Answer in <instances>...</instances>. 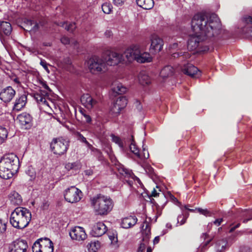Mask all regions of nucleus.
Listing matches in <instances>:
<instances>
[{
  "mask_svg": "<svg viewBox=\"0 0 252 252\" xmlns=\"http://www.w3.org/2000/svg\"><path fill=\"white\" fill-rule=\"evenodd\" d=\"M111 136L113 142L118 144L121 148H122L123 147V142L122 141L120 137L115 136L113 134Z\"/></svg>",
  "mask_w": 252,
  "mask_h": 252,
  "instance_id": "c03bdc74",
  "label": "nucleus"
},
{
  "mask_svg": "<svg viewBox=\"0 0 252 252\" xmlns=\"http://www.w3.org/2000/svg\"><path fill=\"white\" fill-rule=\"evenodd\" d=\"M23 26L24 30L27 31L36 32L39 29V25L36 22L28 19H24Z\"/></svg>",
  "mask_w": 252,
  "mask_h": 252,
  "instance_id": "b1692460",
  "label": "nucleus"
},
{
  "mask_svg": "<svg viewBox=\"0 0 252 252\" xmlns=\"http://www.w3.org/2000/svg\"><path fill=\"white\" fill-rule=\"evenodd\" d=\"M47 93L40 91L36 92L34 94V98L36 101L40 104V103L44 100L48 96H47Z\"/></svg>",
  "mask_w": 252,
  "mask_h": 252,
  "instance_id": "f704fd0d",
  "label": "nucleus"
},
{
  "mask_svg": "<svg viewBox=\"0 0 252 252\" xmlns=\"http://www.w3.org/2000/svg\"><path fill=\"white\" fill-rule=\"evenodd\" d=\"M127 100L125 96L119 97L111 107V111L114 114H119L122 109L127 105Z\"/></svg>",
  "mask_w": 252,
  "mask_h": 252,
  "instance_id": "a211bd4d",
  "label": "nucleus"
},
{
  "mask_svg": "<svg viewBox=\"0 0 252 252\" xmlns=\"http://www.w3.org/2000/svg\"><path fill=\"white\" fill-rule=\"evenodd\" d=\"M222 219H217L213 222V223L217 226H219L221 224V222L222 221Z\"/></svg>",
  "mask_w": 252,
  "mask_h": 252,
  "instance_id": "13d9d810",
  "label": "nucleus"
},
{
  "mask_svg": "<svg viewBox=\"0 0 252 252\" xmlns=\"http://www.w3.org/2000/svg\"><path fill=\"white\" fill-rule=\"evenodd\" d=\"M137 5L144 9H151L154 5L153 0H136Z\"/></svg>",
  "mask_w": 252,
  "mask_h": 252,
  "instance_id": "c85d7f7f",
  "label": "nucleus"
},
{
  "mask_svg": "<svg viewBox=\"0 0 252 252\" xmlns=\"http://www.w3.org/2000/svg\"><path fill=\"white\" fill-rule=\"evenodd\" d=\"M180 66L181 70L184 74L190 76L191 77H196L198 76V73L199 72V70L192 64L182 63Z\"/></svg>",
  "mask_w": 252,
  "mask_h": 252,
  "instance_id": "6ab92c4d",
  "label": "nucleus"
},
{
  "mask_svg": "<svg viewBox=\"0 0 252 252\" xmlns=\"http://www.w3.org/2000/svg\"><path fill=\"white\" fill-rule=\"evenodd\" d=\"M17 119L23 126L30 125L32 121V116L28 113H23L17 117Z\"/></svg>",
  "mask_w": 252,
  "mask_h": 252,
  "instance_id": "cd10ccee",
  "label": "nucleus"
},
{
  "mask_svg": "<svg viewBox=\"0 0 252 252\" xmlns=\"http://www.w3.org/2000/svg\"><path fill=\"white\" fill-rule=\"evenodd\" d=\"M172 56L174 58L179 57L182 61L184 59H188L190 57V54L188 52L173 53Z\"/></svg>",
  "mask_w": 252,
  "mask_h": 252,
  "instance_id": "58836bf2",
  "label": "nucleus"
},
{
  "mask_svg": "<svg viewBox=\"0 0 252 252\" xmlns=\"http://www.w3.org/2000/svg\"><path fill=\"white\" fill-rule=\"evenodd\" d=\"M31 218L32 215L29 209L25 207H18L11 213L10 222L15 228L23 229L28 225Z\"/></svg>",
  "mask_w": 252,
  "mask_h": 252,
  "instance_id": "20e7f679",
  "label": "nucleus"
},
{
  "mask_svg": "<svg viewBox=\"0 0 252 252\" xmlns=\"http://www.w3.org/2000/svg\"><path fill=\"white\" fill-rule=\"evenodd\" d=\"M152 249L151 247H148L147 249V252H152Z\"/></svg>",
  "mask_w": 252,
  "mask_h": 252,
  "instance_id": "774afa93",
  "label": "nucleus"
},
{
  "mask_svg": "<svg viewBox=\"0 0 252 252\" xmlns=\"http://www.w3.org/2000/svg\"><path fill=\"white\" fill-rule=\"evenodd\" d=\"M180 207V208H181V209L182 210V214L181 215H179L178 216V218H177V223L176 226H178V224L179 223V220H181V219L182 218V216H183L184 217L185 220H187V218L189 216V213L188 212H187L186 211H185L184 210V209H185L184 208L183 205H181Z\"/></svg>",
  "mask_w": 252,
  "mask_h": 252,
  "instance_id": "79ce46f5",
  "label": "nucleus"
},
{
  "mask_svg": "<svg viewBox=\"0 0 252 252\" xmlns=\"http://www.w3.org/2000/svg\"><path fill=\"white\" fill-rule=\"evenodd\" d=\"M141 231L143 235V242H142L137 251V252H144L147 245L148 244L150 235L151 234V228L150 223L145 220L141 226Z\"/></svg>",
  "mask_w": 252,
  "mask_h": 252,
  "instance_id": "1a4fd4ad",
  "label": "nucleus"
},
{
  "mask_svg": "<svg viewBox=\"0 0 252 252\" xmlns=\"http://www.w3.org/2000/svg\"><path fill=\"white\" fill-rule=\"evenodd\" d=\"M177 48H178V44L177 43H174L169 47V50L177 49Z\"/></svg>",
  "mask_w": 252,
  "mask_h": 252,
  "instance_id": "bf43d9fd",
  "label": "nucleus"
},
{
  "mask_svg": "<svg viewBox=\"0 0 252 252\" xmlns=\"http://www.w3.org/2000/svg\"><path fill=\"white\" fill-rule=\"evenodd\" d=\"M40 64L46 71L49 72V70L48 68V64L45 61L41 60Z\"/></svg>",
  "mask_w": 252,
  "mask_h": 252,
  "instance_id": "603ef678",
  "label": "nucleus"
},
{
  "mask_svg": "<svg viewBox=\"0 0 252 252\" xmlns=\"http://www.w3.org/2000/svg\"><path fill=\"white\" fill-rule=\"evenodd\" d=\"M138 78L139 83L142 85H148L151 83V79L145 71H141Z\"/></svg>",
  "mask_w": 252,
  "mask_h": 252,
  "instance_id": "c756f323",
  "label": "nucleus"
},
{
  "mask_svg": "<svg viewBox=\"0 0 252 252\" xmlns=\"http://www.w3.org/2000/svg\"><path fill=\"white\" fill-rule=\"evenodd\" d=\"M131 142L129 146V148L132 153H133L136 157L140 156L138 154L139 152V150L137 146L135 145L134 141L133 136L131 135Z\"/></svg>",
  "mask_w": 252,
  "mask_h": 252,
  "instance_id": "ea45409f",
  "label": "nucleus"
},
{
  "mask_svg": "<svg viewBox=\"0 0 252 252\" xmlns=\"http://www.w3.org/2000/svg\"><path fill=\"white\" fill-rule=\"evenodd\" d=\"M59 25L65 28V29L69 32H73L76 28L75 24L74 23L67 24L65 22H61Z\"/></svg>",
  "mask_w": 252,
  "mask_h": 252,
  "instance_id": "4c0bfd02",
  "label": "nucleus"
},
{
  "mask_svg": "<svg viewBox=\"0 0 252 252\" xmlns=\"http://www.w3.org/2000/svg\"><path fill=\"white\" fill-rule=\"evenodd\" d=\"M61 41L62 43L63 44H67L70 43V40L69 39L66 37V36H63L61 39Z\"/></svg>",
  "mask_w": 252,
  "mask_h": 252,
  "instance_id": "3c124183",
  "label": "nucleus"
},
{
  "mask_svg": "<svg viewBox=\"0 0 252 252\" xmlns=\"http://www.w3.org/2000/svg\"><path fill=\"white\" fill-rule=\"evenodd\" d=\"M79 112L83 116L86 114V110L82 108L79 109Z\"/></svg>",
  "mask_w": 252,
  "mask_h": 252,
  "instance_id": "69168bd1",
  "label": "nucleus"
},
{
  "mask_svg": "<svg viewBox=\"0 0 252 252\" xmlns=\"http://www.w3.org/2000/svg\"><path fill=\"white\" fill-rule=\"evenodd\" d=\"M19 166V159L16 155H4L0 159V177L6 180L11 178L17 173Z\"/></svg>",
  "mask_w": 252,
  "mask_h": 252,
  "instance_id": "f03ea898",
  "label": "nucleus"
},
{
  "mask_svg": "<svg viewBox=\"0 0 252 252\" xmlns=\"http://www.w3.org/2000/svg\"><path fill=\"white\" fill-rule=\"evenodd\" d=\"M137 221L135 216H129L122 220L121 225L124 228H129L134 226Z\"/></svg>",
  "mask_w": 252,
  "mask_h": 252,
  "instance_id": "4be33fe9",
  "label": "nucleus"
},
{
  "mask_svg": "<svg viewBox=\"0 0 252 252\" xmlns=\"http://www.w3.org/2000/svg\"><path fill=\"white\" fill-rule=\"evenodd\" d=\"M88 68L92 74H98L107 70L105 60L97 56H93L88 61Z\"/></svg>",
  "mask_w": 252,
  "mask_h": 252,
  "instance_id": "39448f33",
  "label": "nucleus"
},
{
  "mask_svg": "<svg viewBox=\"0 0 252 252\" xmlns=\"http://www.w3.org/2000/svg\"><path fill=\"white\" fill-rule=\"evenodd\" d=\"M106 64L109 65H115L125 61L122 54L112 51H109L107 54V56L105 59Z\"/></svg>",
  "mask_w": 252,
  "mask_h": 252,
  "instance_id": "9b49d317",
  "label": "nucleus"
},
{
  "mask_svg": "<svg viewBox=\"0 0 252 252\" xmlns=\"http://www.w3.org/2000/svg\"><path fill=\"white\" fill-rule=\"evenodd\" d=\"M1 31L6 35H9L12 31L11 24L7 22L3 21L0 24Z\"/></svg>",
  "mask_w": 252,
  "mask_h": 252,
  "instance_id": "473e14b6",
  "label": "nucleus"
},
{
  "mask_svg": "<svg viewBox=\"0 0 252 252\" xmlns=\"http://www.w3.org/2000/svg\"><path fill=\"white\" fill-rule=\"evenodd\" d=\"M182 217L183 218L181 220H179L180 225H183L186 222L187 220H185L183 216H182Z\"/></svg>",
  "mask_w": 252,
  "mask_h": 252,
  "instance_id": "0e129e2a",
  "label": "nucleus"
},
{
  "mask_svg": "<svg viewBox=\"0 0 252 252\" xmlns=\"http://www.w3.org/2000/svg\"><path fill=\"white\" fill-rule=\"evenodd\" d=\"M139 53V46L136 45H132L127 48L124 52V58L125 59V62H131L135 60L136 57Z\"/></svg>",
  "mask_w": 252,
  "mask_h": 252,
  "instance_id": "ddd939ff",
  "label": "nucleus"
},
{
  "mask_svg": "<svg viewBox=\"0 0 252 252\" xmlns=\"http://www.w3.org/2000/svg\"><path fill=\"white\" fill-rule=\"evenodd\" d=\"M243 20L247 26L243 28V32L247 36L252 38V16H246L244 17Z\"/></svg>",
  "mask_w": 252,
  "mask_h": 252,
  "instance_id": "5701e85b",
  "label": "nucleus"
},
{
  "mask_svg": "<svg viewBox=\"0 0 252 252\" xmlns=\"http://www.w3.org/2000/svg\"><path fill=\"white\" fill-rule=\"evenodd\" d=\"M195 210H197V211L201 214H202L205 216H210L211 213L207 209H203L202 208H196Z\"/></svg>",
  "mask_w": 252,
  "mask_h": 252,
  "instance_id": "a18cd8bd",
  "label": "nucleus"
},
{
  "mask_svg": "<svg viewBox=\"0 0 252 252\" xmlns=\"http://www.w3.org/2000/svg\"><path fill=\"white\" fill-rule=\"evenodd\" d=\"M159 241V237L157 236L155 238V239L153 240L154 244H158Z\"/></svg>",
  "mask_w": 252,
  "mask_h": 252,
  "instance_id": "e2e57ef3",
  "label": "nucleus"
},
{
  "mask_svg": "<svg viewBox=\"0 0 252 252\" xmlns=\"http://www.w3.org/2000/svg\"><path fill=\"white\" fill-rule=\"evenodd\" d=\"M69 235L72 240L83 241L87 238V234L84 228L80 226L72 228L69 232Z\"/></svg>",
  "mask_w": 252,
  "mask_h": 252,
  "instance_id": "dca6fc26",
  "label": "nucleus"
},
{
  "mask_svg": "<svg viewBox=\"0 0 252 252\" xmlns=\"http://www.w3.org/2000/svg\"><path fill=\"white\" fill-rule=\"evenodd\" d=\"M82 193L81 191L75 186H71L67 189L64 192L65 200L69 203H73L78 202L81 199Z\"/></svg>",
  "mask_w": 252,
  "mask_h": 252,
  "instance_id": "6e6552de",
  "label": "nucleus"
},
{
  "mask_svg": "<svg viewBox=\"0 0 252 252\" xmlns=\"http://www.w3.org/2000/svg\"><path fill=\"white\" fill-rule=\"evenodd\" d=\"M201 239L204 241L200 244L197 249V252H203L207 249L208 244L212 241V239L209 237L208 235L205 233L201 236Z\"/></svg>",
  "mask_w": 252,
  "mask_h": 252,
  "instance_id": "393cba45",
  "label": "nucleus"
},
{
  "mask_svg": "<svg viewBox=\"0 0 252 252\" xmlns=\"http://www.w3.org/2000/svg\"><path fill=\"white\" fill-rule=\"evenodd\" d=\"M91 206L97 215H107L113 209V201L107 196L99 194L91 198Z\"/></svg>",
  "mask_w": 252,
  "mask_h": 252,
  "instance_id": "7ed1b4c3",
  "label": "nucleus"
},
{
  "mask_svg": "<svg viewBox=\"0 0 252 252\" xmlns=\"http://www.w3.org/2000/svg\"><path fill=\"white\" fill-rule=\"evenodd\" d=\"M192 31L188 42V47L191 50L197 49L199 52H206L209 50L207 46H203V41L217 37L221 32V24L215 14L210 15L198 13L192 18L191 23Z\"/></svg>",
  "mask_w": 252,
  "mask_h": 252,
  "instance_id": "f257e3e1",
  "label": "nucleus"
},
{
  "mask_svg": "<svg viewBox=\"0 0 252 252\" xmlns=\"http://www.w3.org/2000/svg\"><path fill=\"white\" fill-rule=\"evenodd\" d=\"M28 247L27 243L25 241L18 239L10 244L9 252H26Z\"/></svg>",
  "mask_w": 252,
  "mask_h": 252,
  "instance_id": "4468645a",
  "label": "nucleus"
},
{
  "mask_svg": "<svg viewBox=\"0 0 252 252\" xmlns=\"http://www.w3.org/2000/svg\"><path fill=\"white\" fill-rule=\"evenodd\" d=\"M145 172L148 173L150 175H152L154 174L153 168L149 165H145L144 167Z\"/></svg>",
  "mask_w": 252,
  "mask_h": 252,
  "instance_id": "49530a36",
  "label": "nucleus"
},
{
  "mask_svg": "<svg viewBox=\"0 0 252 252\" xmlns=\"http://www.w3.org/2000/svg\"><path fill=\"white\" fill-rule=\"evenodd\" d=\"M174 70L172 66L167 65L161 69L160 76L163 78L171 76L173 74Z\"/></svg>",
  "mask_w": 252,
  "mask_h": 252,
  "instance_id": "7c9ffc66",
  "label": "nucleus"
},
{
  "mask_svg": "<svg viewBox=\"0 0 252 252\" xmlns=\"http://www.w3.org/2000/svg\"><path fill=\"white\" fill-rule=\"evenodd\" d=\"M112 90L117 94H122L126 92L127 89L121 83H115L112 85Z\"/></svg>",
  "mask_w": 252,
  "mask_h": 252,
  "instance_id": "2f4dec72",
  "label": "nucleus"
},
{
  "mask_svg": "<svg viewBox=\"0 0 252 252\" xmlns=\"http://www.w3.org/2000/svg\"><path fill=\"white\" fill-rule=\"evenodd\" d=\"M65 168L69 171L70 170H77L81 168V164L79 161H76L73 162H68L65 164Z\"/></svg>",
  "mask_w": 252,
  "mask_h": 252,
  "instance_id": "72a5a7b5",
  "label": "nucleus"
},
{
  "mask_svg": "<svg viewBox=\"0 0 252 252\" xmlns=\"http://www.w3.org/2000/svg\"><path fill=\"white\" fill-rule=\"evenodd\" d=\"M68 146V141L63 138L54 139L50 145L51 149L54 154L59 155L65 154Z\"/></svg>",
  "mask_w": 252,
  "mask_h": 252,
  "instance_id": "423d86ee",
  "label": "nucleus"
},
{
  "mask_svg": "<svg viewBox=\"0 0 252 252\" xmlns=\"http://www.w3.org/2000/svg\"><path fill=\"white\" fill-rule=\"evenodd\" d=\"M239 226H240V223H238L236 225L231 227V228H230V229L229 230V232H230V233L232 232L233 231H234V230L235 229H236L237 228L239 227Z\"/></svg>",
  "mask_w": 252,
  "mask_h": 252,
  "instance_id": "680f3d73",
  "label": "nucleus"
},
{
  "mask_svg": "<svg viewBox=\"0 0 252 252\" xmlns=\"http://www.w3.org/2000/svg\"><path fill=\"white\" fill-rule=\"evenodd\" d=\"M151 41L150 51L152 54H156L161 50L163 46V41L161 38L156 35H152Z\"/></svg>",
  "mask_w": 252,
  "mask_h": 252,
  "instance_id": "2eb2a0df",
  "label": "nucleus"
},
{
  "mask_svg": "<svg viewBox=\"0 0 252 252\" xmlns=\"http://www.w3.org/2000/svg\"><path fill=\"white\" fill-rule=\"evenodd\" d=\"M183 206H184V208L185 210H188L189 211L191 212H194L196 210L195 209H189V205H183Z\"/></svg>",
  "mask_w": 252,
  "mask_h": 252,
  "instance_id": "052dcab7",
  "label": "nucleus"
},
{
  "mask_svg": "<svg viewBox=\"0 0 252 252\" xmlns=\"http://www.w3.org/2000/svg\"><path fill=\"white\" fill-rule=\"evenodd\" d=\"M106 226L102 222H98L95 224L92 229V232L94 237H99L106 232Z\"/></svg>",
  "mask_w": 252,
  "mask_h": 252,
  "instance_id": "412c9836",
  "label": "nucleus"
},
{
  "mask_svg": "<svg viewBox=\"0 0 252 252\" xmlns=\"http://www.w3.org/2000/svg\"><path fill=\"white\" fill-rule=\"evenodd\" d=\"M16 94L15 91L11 86L6 87L0 91V99L5 103L10 102Z\"/></svg>",
  "mask_w": 252,
  "mask_h": 252,
  "instance_id": "f8f14e48",
  "label": "nucleus"
},
{
  "mask_svg": "<svg viewBox=\"0 0 252 252\" xmlns=\"http://www.w3.org/2000/svg\"><path fill=\"white\" fill-rule=\"evenodd\" d=\"M113 1L115 5L119 6L123 4L125 0H113Z\"/></svg>",
  "mask_w": 252,
  "mask_h": 252,
  "instance_id": "864d4df0",
  "label": "nucleus"
},
{
  "mask_svg": "<svg viewBox=\"0 0 252 252\" xmlns=\"http://www.w3.org/2000/svg\"><path fill=\"white\" fill-rule=\"evenodd\" d=\"M117 169L120 174L126 178H128V180L126 179V181L130 187L132 186L133 182L135 181H137L140 185L141 184L139 179L135 176L130 170L125 168L123 165H118Z\"/></svg>",
  "mask_w": 252,
  "mask_h": 252,
  "instance_id": "9d476101",
  "label": "nucleus"
},
{
  "mask_svg": "<svg viewBox=\"0 0 252 252\" xmlns=\"http://www.w3.org/2000/svg\"><path fill=\"white\" fill-rule=\"evenodd\" d=\"M27 97L26 94H22L17 98L14 102L13 111L18 112L21 111L26 105Z\"/></svg>",
  "mask_w": 252,
  "mask_h": 252,
  "instance_id": "aec40b11",
  "label": "nucleus"
},
{
  "mask_svg": "<svg viewBox=\"0 0 252 252\" xmlns=\"http://www.w3.org/2000/svg\"><path fill=\"white\" fill-rule=\"evenodd\" d=\"M42 85L44 89H45L46 90H49V91H50V89H49V87H48V85L46 84V83H45V82H43V83H42Z\"/></svg>",
  "mask_w": 252,
  "mask_h": 252,
  "instance_id": "338daca9",
  "label": "nucleus"
},
{
  "mask_svg": "<svg viewBox=\"0 0 252 252\" xmlns=\"http://www.w3.org/2000/svg\"><path fill=\"white\" fill-rule=\"evenodd\" d=\"M135 61L140 63L150 62L152 61V57L147 52L141 53L139 48V53L136 57Z\"/></svg>",
  "mask_w": 252,
  "mask_h": 252,
  "instance_id": "a878e982",
  "label": "nucleus"
},
{
  "mask_svg": "<svg viewBox=\"0 0 252 252\" xmlns=\"http://www.w3.org/2000/svg\"><path fill=\"white\" fill-rule=\"evenodd\" d=\"M33 252H53V244L49 239H39L33 245Z\"/></svg>",
  "mask_w": 252,
  "mask_h": 252,
  "instance_id": "0eeeda50",
  "label": "nucleus"
},
{
  "mask_svg": "<svg viewBox=\"0 0 252 252\" xmlns=\"http://www.w3.org/2000/svg\"><path fill=\"white\" fill-rule=\"evenodd\" d=\"M160 193L158 192V190L154 188L151 192V196L153 197L159 196Z\"/></svg>",
  "mask_w": 252,
  "mask_h": 252,
  "instance_id": "5fc2aeb1",
  "label": "nucleus"
},
{
  "mask_svg": "<svg viewBox=\"0 0 252 252\" xmlns=\"http://www.w3.org/2000/svg\"><path fill=\"white\" fill-rule=\"evenodd\" d=\"M138 154L140 156H137L136 157L141 160L147 159L149 157V154L148 151L147 150H146L145 148H143L142 153H140V151H139Z\"/></svg>",
  "mask_w": 252,
  "mask_h": 252,
  "instance_id": "37998d69",
  "label": "nucleus"
},
{
  "mask_svg": "<svg viewBox=\"0 0 252 252\" xmlns=\"http://www.w3.org/2000/svg\"><path fill=\"white\" fill-rule=\"evenodd\" d=\"M6 223L0 219V234L4 233L6 231Z\"/></svg>",
  "mask_w": 252,
  "mask_h": 252,
  "instance_id": "09e8293b",
  "label": "nucleus"
},
{
  "mask_svg": "<svg viewBox=\"0 0 252 252\" xmlns=\"http://www.w3.org/2000/svg\"><path fill=\"white\" fill-rule=\"evenodd\" d=\"M8 135V131L7 129L0 126V144L3 143L7 139Z\"/></svg>",
  "mask_w": 252,
  "mask_h": 252,
  "instance_id": "c9c22d12",
  "label": "nucleus"
},
{
  "mask_svg": "<svg viewBox=\"0 0 252 252\" xmlns=\"http://www.w3.org/2000/svg\"><path fill=\"white\" fill-rule=\"evenodd\" d=\"M102 10L105 14H110L112 11V5L110 2L104 3L101 5Z\"/></svg>",
  "mask_w": 252,
  "mask_h": 252,
  "instance_id": "a19ab883",
  "label": "nucleus"
},
{
  "mask_svg": "<svg viewBox=\"0 0 252 252\" xmlns=\"http://www.w3.org/2000/svg\"><path fill=\"white\" fill-rule=\"evenodd\" d=\"M109 239L111 241V243L115 244L117 242V238L115 237L114 235L109 236Z\"/></svg>",
  "mask_w": 252,
  "mask_h": 252,
  "instance_id": "6e6d98bb",
  "label": "nucleus"
},
{
  "mask_svg": "<svg viewBox=\"0 0 252 252\" xmlns=\"http://www.w3.org/2000/svg\"><path fill=\"white\" fill-rule=\"evenodd\" d=\"M53 102L49 100L48 96H47L43 101L40 103V105L42 109H45L46 111H49L51 109V104H52Z\"/></svg>",
  "mask_w": 252,
  "mask_h": 252,
  "instance_id": "e433bc0d",
  "label": "nucleus"
},
{
  "mask_svg": "<svg viewBox=\"0 0 252 252\" xmlns=\"http://www.w3.org/2000/svg\"><path fill=\"white\" fill-rule=\"evenodd\" d=\"M88 148L94 153H96L98 155H100L101 154V152L98 149L94 147L91 144L89 143L87 145Z\"/></svg>",
  "mask_w": 252,
  "mask_h": 252,
  "instance_id": "de8ad7c7",
  "label": "nucleus"
},
{
  "mask_svg": "<svg viewBox=\"0 0 252 252\" xmlns=\"http://www.w3.org/2000/svg\"><path fill=\"white\" fill-rule=\"evenodd\" d=\"M84 117L85 118V121L87 123H90L92 121V119L91 117L87 114V113L84 116Z\"/></svg>",
  "mask_w": 252,
  "mask_h": 252,
  "instance_id": "4d7b16f0",
  "label": "nucleus"
},
{
  "mask_svg": "<svg viewBox=\"0 0 252 252\" xmlns=\"http://www.w3.org/2000/svg\"><path fill=\"white\" fill-rule=\"evenodd\" d=\"M80 100L81 104L88 110L94 108L97 104V101L89 94H83L81 96Z\"/></svg>",
  "mask_w": 252,
  "mask_h": 252,
  "instance_id": "f3484780",
  "label": "nucleus"
},
{
  "mask_svg": "<svg viewBox=\"0 0 252 252\" xmlns=\"http://www.w3.org/2000/svg\"><path fill=\"white\" fill-rule=\"evenodd\" d=\"M78 139L80 140L81 142L84 143L86 145H87L89 143L87 141L86 138L83 136L82 134L80 133H78L77 134Z\"/></svg>",
  "mask_w": 252,
  "mask_h": 252,
  "instance_id": "8fccbe9b",
  "label": "nucleus"
},
{
  "mask_svg": "<svg viewBox=\"0 0 252 252\" xmlns=\"http://www.w3.org/2000/svg\"><path fill=\"white\" fill-rule=\"evenodd\" d=\"M9 199L11 204L14 205H20L22 202L21 195L16 191L11 192L9 195Z\"/></svg>",
  "mask_w": 252,
  "mask_h": 252,
  "instance_id": "bb28decb",
  "label": "nucleus"
}]
</instances>
